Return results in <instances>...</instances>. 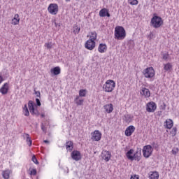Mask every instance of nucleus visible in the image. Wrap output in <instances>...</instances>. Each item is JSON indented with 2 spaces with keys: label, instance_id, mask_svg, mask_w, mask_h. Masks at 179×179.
Returning a JSON list of instances; mask_svg holds the SVG:
<instances>
[{
  "label": "nucleus",
  "instance_id": "nucleus-1",
  "mask_svg": "<svg viewBox=\"0 0 179 179\" xmlns=\"http://www.w3.org/2000/svg\"><path fill=\"white\" fill-rule=\"evenodd\" d=\"M126 157L129 160H131V162H134V160H136V162H141V159L142 158V150L138 148L134 154V149H130L127 152Z\"/></svg>",
  "mask_w": 179,
  "mask_h": 179
},
{
  "label": "nucleus",
  "instance_id": "nucleus-2",
  "mask_svg": "<svg viewBox=\"0 0 179 179\" xmlns=\"http://www.w3.org/2000/svg\"><path fill=\"white\" fill-rule=\"evenodd\" d=\"M150 26L154 27V29H159V27H162V26H163V19H162V17L155 13L153 17L151 18Z\"/></svg>",
  "mask_w": 179,
  "mask_h": 179
},
{
  "label": "nucleus",
  "instance_id": "nucleus-3",
  "mask_svg": "<svg viewBox=\"0 0 179 179\" xmlns=\"http://www.w3.org/2000/svg\"><path fill=\"white\" fill-rule=\"evenodd\" d=\"M127 36L125 29L124 27L118 26L115 29V40H124Z\"/></svg>",
  "mask_w": 179,
  "mask_h": 179
},
{
  "label": "nucleus",
  "instance_id": "nucleus-4",
  "mask_svg": "<svg viewBox=\"0 0 179 179\" xmlns=\"http://www.w3.org/2000/svg\"><path fill=\"white\" fill-rule=\"evenodd\" d=\"M115 88V82L113 80H108L103 85V89L107 93H111Z\"/></svg>",
  "mask_w": 179,
  "mask_h": 179
},
{
  "label": "nucleus",
  "instance_id": "nucleus-5",
  "mask_svg": "<svg viewBox=\"0 0 179 179\" xmlns=\"http://www.w3.org/2000/svg\"><path fill=\"white\" fill-rule=\"evenodd\" d=\"M28 107L30 113L32 115H35L36 117H38V115H40V113L38 112L37 108H36V106L34 105V102L33 101H29Z\"/></svg>",
  "mask_w": 179,
  "mask_h": 179
},
{
  "label": "nucleus",
  "instance_id": "nucleus-6",
  "mask_svg": "<svg viewBox=\"0 0 179 179\" xmlns=\"http://www.w3.org/2000/svg\"><path fill=\"white\" fill-rule=\"evenodd\" d=\"M143 75H144L145 78L147 79H152V78L155 77V69L153 67L146 68L143 71Z\"/></svg>",
  "mask_w": 179,
  "mask_h": 179
},
{
  "label": "nucleus",
  "instance_id": "nucleus-7",
  "mask_svg": "<svg viewBox=\"0 0 179 179\" xmlns=\"http://www.w3.org/2000/svg\"><path fill=\"white\" fill-rule=\"evenodd\" d=\"M152 153H153V148H152V145H148L143 147V156H144L145 159H149V157L152 156Z\"/></svg>",
  "mask_w": 179,
  "mask_h": 179
},
{
  "label": "nucleus",
  "instance_id": "nucleus-8",
  "mask_svg": "<svg viewBox=\"0 0 179 179\" xmlns=\"http://www.w3.org/2000/svg\"><path fill=\"white\" fill-rule=\"evenodd\" d=\"M48 10L50 15H57L59 10L58 4L50 3L48 8Z\"/></svg>",
  "mask_w": 179,
  "mask_h": 179
},
{
  "label": "nucleus",
  "instance_id": "nucleus-9",
  "mask_svg": "<svg viewBox=\"0 0 179 179\" xmlns=\"http://www.w3.org/2000/svg\"><path fill=\"white\" fill-rule=\"evenodd\" d=\"M92 135V141H94V142H99V141H101V132L99 130H95L94 132L91 134Z\"/></svg>",
  "mask_w": 179,
  "mask_h": 179
},
{
  "label": "nucleus",
  "instance_id": "nucleus-10",
  "mask_svg": "<svg viewBox=\"0 0 179 179\" xmlns=\"http://www.w3.org/2000/svg\"><path fill=\"white\" fill-rule=\"evenodd\" d=\"M156 108H157V106L156 103L153 101L149 102L146 105V111H148V113H155Z\"/></svg>",
  "mask_w": 179,
  "mask_h": 179
},
{
  "label": "nucleus",
  "instance_id": "nucleus-11",
  "mask_svg": "<svg viewBox=\"0 0 179 179\" xmlns=\"http://www.w3.org/2000/svg\"><path fill=\"white\" fill-rule=\"evenodd\" d=\"M71 159H73V160H75L76 162H79V160L82 159V155L80 154V151L78 150H73L71 152Z\"/></svg>",
  "mask_w": 179,
  "mask_h": 179
},
{
  "label": "nucleus",
  "instance_id": "nucleus-12",
  "mask_svg": "<svg viewBox=\"0 0 179 179\" xmlns=\"http://www.w3.org/2000/svg\"><path fill=\"white\" fill-rule=\"evenodd\" d=\"M85 48H87V50H90V51H92V50H94V47H96V42L89 39L85 43Z\"/></svg>",
  "mask_w": 179,
  "mask_h": 179
},
{
  "label": "nucleus",
  "instance_id": "nucleus-13",
  "mask_svg": "<svg viewBox=\"0 0 179 179\" xmlns=\"http://www.w3.org/2000/svg\"><path fill=\"white\" fill-rule=\"evenodd\" d=\"M140 94H141V96H143L145 99H149V97L150 96V90L145 87H142L140 91Z\"/></svg>",
  "mask_w": 179,
  "mask_h": 179
},
{
  "label": "nucleus",
  "instance_id": "nucleus-14",
  "mask_svg": "<svg viewBox=\"0 0 179 179\" xmlns=\"http://www.w3.org/2000/svg\"><path fill=\"white\" fill-rule=\"evenodd\" d=\"M100 17H110L111 15H110V10L106 8H103L99 11Z\"/></svg>",
  "mask_w": 179,
  "mask_h": 179
},
{
  "label": "nucleus",
  "instance_id": "nucleus-15",
  "mask_svg": "<svg viewBox=\"0 0 179 179\" xmlns=\"http://www.w3.org/2000/svg\"><path fill=\"white\" fill-rule=\"evenodd\" d=\"M134 132H135V126L130 125L126 129L124 134L126 136H131Z\"/></svg>",
  "mask_w": 179,
  "mask_h": 179
},
{
  "label": "nucleus",
  "instance_id": "nucleus-16",
  "mask_svg": "<svg viewBox=\"0 0 179 179\" xmlns=\"http://www.w3.org/2000/svg\"><path fill=\"white\" fill-rule=\"evenodd\" d=\"M8 92H9V83H6L1 87L0 93H1V94L3 95H5V94H8Z\"/></svg>",
  "mask_w": 179,
  "mask_h": 179
},
{
  "label": "nucleus",
  "instance_id": "nucleus-17",
  "mask_svg": "<svg viewBox=\"0 0 179 179\" xmlns=\"http://www.w3.org/2000/svg\"><path fill=\"white\" fill-rule=\"evenodd\" d=\"M102 155V158L105 162H110V159H111V152L110 151H103Z\"/></svg>",
  "mask_w": 179,
  "mask_h": 179
},
{
  "label": "nucleus",
  "instance_id": "nucleus-18",
  "mask_svg": "<svg viewBox=\"0 0 179 179\" xmlns=\"http://www.w3.org/2000/svg\"><path fill=\"white\" fill-rule=\"evenodd\" d=\"M103 108L108 114H111L113 113V110H114V106L113 103L106 104L103 106Z\"/></svg>",
  "mask_w": 179,
  "mask_h": 179
},
{
  "label": "nucleus",
  "instance_id": "nucleus-19",
  "mask_svg": "<svg viewBox=\"0 0 179 179\" xmlns=\"http://www.w3.org/2000/svg\"><path fill=\"white\" fill-rule=\"evenodd\" d=\"M164 124H165L164 127L165 128H166V129H171V128H173V125H174V122L171 119H167L165 121Z\"/></svg>",
  "mask_w": 179,
  "mask_h": 179
},
{
  "label": "nucleus",
  "instance_id": "nucleus-20",
  "mask_svg": "<svg viewBox=\"0 0 179 179\" xmlns=\"http://www.w3.org/2000/svg\"><path fill=\"white\" fill-rule=\"evenodd\" d=\"M159 172L157 171H150L148 173V178L149 179H159Z\"/></svg>",
  "mask_w": 179,
  "mask_h": 179
},
{
  "label": "nucleus",
  "instance_id": "nucleus-21",
  "mask_svg": "<svg viewBox=\"0 0 179 179\" xmlns=\"http://www.w3.org/2000/svg\"><path fill=\"white\" fill-rule=\"evenodd\" d=\"M98 51L99 52H101V54L106 52L107 51V45L100 43L98 47Z\"/></svg>",
  "mask_w": 179,
  "mask_h": 179
},
{
  "label": "nucleus",
  "instance_id": "nucleus-22",
  "mask_svg": "<svg viewBox=\"0 0 179 179\" xmlns=\"http://www.w3.org/2000/svg\"><path fill=\"white\" fill-rule=\"evenodd\" d=\"M23 138L24 139H25L27 145L29 146H31L32 143H33V141H31V138H30V135L29 134H24L23 135Z\"/></svg>",
  "mask_w": 179,
  "mask_h": 179
},
{
  "label": "nucleus",
  "instance_id": "nucleus-23",
  "mask_svg": "<svg viewBox=\"0 0 179 179\" xmlns=\"http://www.w3.org/2000/svg\"><path fill=\"white\" fill-rule=\"evenodd\" d=\"M51 73L55 76L57 75H59L61 73V68L59 66H56L50 69Z\"/></svg>",
  "mask_w": 179,
  "mask_h": 179
},
{
  "label": "nucleus",
  "instance_id": "nucleus-24",
  "mask_svg": "<svg viewBox=\"0 0 179 179\" xmlns=\"http://www.w3.org/2000/svg\"><path fill=\"white\" fill-rule=\"evenodd\" d=\"M66 149L67 152H72L73 150V142L69 141L66 143Z\"/></svg>",
  "mask_w": 179,
  "mask_h": 179
},
{
  "label": "nucleus",
  "instance_id": "nucleus-25",
  "mask_svg": "<svg viewBox=\"0 0 179 179\" xmlns=\"http://www.w3.org/2000/svg\"><path fill=\"white\" fill-rule=\"evenodd\" d=\"M19 22H20V18L19 17V14H15L14 15L13 19L12 20V24H14V26H16V24H19Z\"/></svg>",
  "mask_w": 179,
  "mask_h": 179
},
{
  "label": "nucleus",
  "instance_id": "nucleus-26",
  "mask_svg": "<svg viewBox=\"0 0 179 179\" xmlns=\"http://www.w3.org/2000/svg\"><path fill=\"white\" fill-rule=\"evenodd\" d=\"M123 120L124 121H125V122L129 124V122H131L132 121V116L131 115V114L127 113L124 115Z\"/></svg>",
  "mask_w": 179,
  "mask_h": 179
},
{
  "label": "nucleus",
  "instance_id": "nucleus-27",
  "mask_svg": "<svg viewBox=\"0 0 179 179\" xmlns=\"http://www.w3.org/2000/svg\"><path fill=\"white\" fill-rule=\"evenodd\" d=\"M10 176V171L6 170L2 171V176L4 179H9V177Z\"/></svg>",
  "mask_w": 179,
  "mask_h": 179
},
{
  "label": "nucleus",
  "instance_id": "nucleus-28",
  "mask_svg": "<svg viewBox=\"0 0 179 179\" xmlns=\"http://www.w3.org/2000/svg\"><path fill=\"white\" fill-rule=\"evenodd\" d=\"M90 40H92V41L97 40V33L96 32V31L91 32V35L90 36Z\"/></svg>",
  "mask_w": 179,
  "mask_h": 179
},
{
  "label": "nucleus",
  "instance_id": "nucleus-29",
  "mask_svg": "<svg viewBox=\"0 0 179 179\" xmlns=\"http://www.w3.org/2000/svg\"><path fill=\"white\" fill-rule=\"evenodd\" d=\"M23 113H24V115H25V117H29V115H30V113L29 112V108H27V104H25L24 106Z\"/></svg>",
  "mask_w": 179,
  "mask_h": 179
},
{
  "label": "nucleus",
  "instance_id": "nucleus-30",
  "mask_svg": "<svg viewBox=\"0 0 179 179\" xmlns=\"http://www.w3.org/2000/svg\"><path fill=\"white\" fill-rule=\"evenodd\" d=\"M75 103L77 106H83V102L85 101L83 99H79V96H77L75 100Z\"/></svg>",
  "mask_w": 179,
  "mask_h": 179
},
{
  "label": "nucleus",
  "instance_id": "nucleus-31",
  "mask_svg": "<svg viewBox=\"0 0 179 179\" xmlns=\"http://www.w3.org/2000/svg\"><path fill=\"white\" fill-rule=\"evenodd\" d=\"M164 65V71H170L173 68V66L171 65V63H167Z\"/></svg>",
  "mask_w": 179,
  "mask_h": 179
},
{
  "label": "nucleus",
  "instance_id": "nucleus-32",
  "mask_svg": "<svg viewBox=\"0 0 179 179\" xmlns=\"http://www.w3.org/2000/svg\"><path fill=\"white\" fill-rule=\"evenodd\" d=\"M80 97H85L86 96V90H80L79 91Z\"/></svg>",
  "mask_w": 179,
  "mask_h": 179
},
{
  "label": "nucleus",
  "instance_id": "nucleus-33",
  "mask_svg": "<svg viewBox=\"0 0 179 179\" xmlns=\"http://www.w3.org/2000/svg\"><path fill=\"white\" fill-rule=\"evenodd\" d=\"M171 135L176 136L177 135V127H173L171 131Z\"/></svg>",
  "mask_w": 179,
  "mask_h": 179
},
{
  "label": "nucleus",
  "instance_id": "nucleus-34",
  "mask_svg": "<svg viewBox=\"0 0 179 179\" xmlns=\"http://www.w3.org/2000/svg\"><path fill=\"white\" fill-rule=\"evenodd\" d=\"M128 1L130 5H138V3H139V1H138V0H128Z\"/></svg>",
  "mask_w": 179,
  "mask_h": 179
},
{
  "label": "nucleus",
  "instance_id": "nucleus-35",
  "mask_svg": "<svg viewBox=\"0 0 179 179\" xmlns=\"http://www.w3.org/2000/svg\"><path fill=\"white\" fill-rule=\"evenodd\" d=\"M35 107H40L41 106V102L40 101V99H36V104L34 103Z\"/></svg>",
  "mask_w": 179,
  "mask_h": 179
},
{
  "label": "nucleus",
  "instance_id": "nucleus-36",
  "mask_svg": "<svg viewBox=\"0 0 179 179\" xmlns=\"http://www.w3.org/2000/svg\"><path fill=\"white\" fill-rule=\"evenodd\" d=\"M80 31V28L78 27V26H76L73 29V33L75 34H79V32Z\"/></svg>",
  "mask_w": 179,
  "mask_h": 179
},
{
  "label": "nucleus",
  "instance_id": "nucleus-37",
  "mask_svg": "<svg viewBox=\"0 0 179 179\" xmlns=\"http://www.w3.org/2000/svg\"><path fill=\"white\" fill-rule=\"evenodd\" d=\"M34 94H36V97H38L39 99L41 98V93L40 91H36V90H34Z\"/></svg>",
  "mask_w": 179,
  "mask_h": 179
},
{
  "label": "nucleus",
  "instance_id": "nucleus-38",
  "mask_svg": "<svg viewBox=\"0 0 179 179\" xmlns=\"http://www.w3.org/2000/svg\"><path fill=\"white\" fill-rule=\"evenodd\" d=\"M45 47H46L48 50L52 48V43H48L45 44Z\"/></svg>",
  "mask_w": 179,
  "mask_h": 179
},
{
  "label": "nucleus",
  "instance_id": "nucleus-39",
  "mask_svg": "<svg viewBox=\"0 0 179 179\" xmlns=\"http://www.w3.org/2000/svg\"><path fill=\"white\" fill-rule=\"evenodd\" d=\"M32 162L35 164H38V161L37 160V158L36 157L35 155H34L32 157Z\"/></svg>",
  "mask_w": 179,
  "mask_h": 179
},
{
  "label": "nucleus",
  "instance_id": "nucleus-40",
  "mask_svg": "<svg viewBox=\"0 0 179 179\" xmlns=\"http://www.w3.org/2000/svg\"><path fill=\"white\" fill-rule=\"evenodd\" d=\"M36 174H37V171L36 170V169H31V171H30V175L36 176Z\"/></svg>",
  "mask_w": 179,
  "mask_h": 179
},
{
  "label": "nucleus",
  "instance_id": "nucleus-41",
  "mask_svg": "<svg viewBox=\"0 0 179 179\" xmlns=\"http://www.w3.org/2000/svg\"><path fill=\"white\" fill-rule=\"evenodd\" d=\"M153 36H155V35L153 34V32L150 31V34L148 36V40H152V38H153Z\"/></svg>",
  "mask_w": 179,
  "mask_h": 179
},
{
  "label": "nucleus",
  "instance_id": "nucleus-42",
  "mask_svg": "<svg viewBox=\"0 0 179 179\" xmlns=\"http://www.w3.org/2000/svg\"><path fill=\"white\" fill-rule=\"evenodd\" d=\"M41 129L43 132H47V128H45V125H44L43 123L41 124Z\"/></svg>",
  "mask_w": 179,
  "mask_h": 179
},
{
  "label": "nucleus",
  "instance_id": "nucleus-43",
  "mask_svg": "<svg viewBox=\"0 0 179 179\" xmlns=\"http://www.w3.org/2000/svg\"><path fill=\"white\" fill-rule=\"evenodd\" d=\"M178 153V148H176V150H172V154L176 155Z\"/></svg>",
  "mask_w": 179,
  "mask_h": 179
},
{
  "label": "nucleus",
  "instance_id": "nucleus-44",
  "mask_svg": "<svg viewBox=\"0 0 179 179\" xmlns=\"http://www.w3.org/2000/svg\"><path fill=\"white\" fill-rule=\"evenodd\" d=\"M169 58V54L163 55V59H167Z\"/></svg>",
  "mask_w": 179,
  "mask_h": 179
},
{
  "label": "nucleus",
  "instance_id": "nucleus-45",
  "mask_svg": "<svg viewBox=\"0 0 179 179\" xmlns=\"http://www.w3.org/2000/svg\"><path fill=\"white\" fill-rule=\"evenodd\" d=\"M55 27H61V24H58L56 22H55Z\"/></svg>",
  "mask_w": 179,
  "mask_h": 179
},
{
  "label": "nucleus",
  "instance_id": "nucleus-46",
  "mask_svg": "<svg viewBox=\"0 0 179 179\" xmlns=\"http://www.w3.org/2000/svg\"><path fill=\"white\" fill-rule=\"evenodd\" d=\"M131 179H139V176L135 175V176H134V178L131 177Z\"/></svg>",
  "mask_w": 179,
  "mask_h": 179
},
{
  "label": "nucleus",
  "instance_id": "nucleus-47",
  "mask_svg": "<svg viewBox=\"0 0 179 179\" xmlns=\"http://www.w3.org/2000/svg\"><path fill=\"white\" fill-rule=\"evenodd\" d=\"M3 82V78H2V76H0V85Z\"/></svg>",
  "mask_w": 179,
  "mask_h": 179
},
{
  "label": "nucleus",
  "instance_id": "nucleus-48",
  "mask_svg": "<svg viewBox=\"0 0 179 179\" xmlns=\"http://www.w3.org/2000/svg\"><path fill=\"white\" fill-rule=\"evenodd\" d=\"M44 143H47V145H50V141L48 140H44Z\"/></svg>",
  "mask_w": 179,
  "mask_h": 179
},
{
  "label": "nucleus",
  "instance_id": "nucleus-49",
  "mask_svg": "<svg viewBox=\"0 0 179 179\" xmlns=\"http://www.w3.org/2000/svg\"><path fill=\"white\" fill-rule=\"evenodd\" d=\"M162 110H166V104L164 103V107L162 108Z\"/></svg>",
  "mask_w": 179,
  "mask_h": 179
},
{
  "label": "nucleus",
  "instance_id": "nucleus-50",
  "mask_svg": "<svg viewBox=\"0 0 179 179\" xmlns=\"http://www.w3.org/2000/svg\"><path fill=\"white\" fill-rule=\"evenodd\" d=\"M41 117H42V118H44V117H45V115L44 113H42Z\"/></svg>",
  "mask_w": 179,
  "mask_h": 179
},
{
  "label": "nucleus",
  "instance_id": "nucleus-51",
  "mask_svg": "<svg viewBox=\"0 0 179 179\" xmlns=\"http://www.w3.org/2000/svg\"><path fill=\"white\" fill-rule=\"evenodd\" d=\"M66 2H71V0H65Z\"/></svg>",
  "mask_w": 179,
  "mask_h": 179
},
{
  "label": "nucleus",
  "instance_id": "nucleus-52",
  "mask_svg": "<svg viewBox=\"0 0 179 179\" xmlns=\"http://www.w3.org/2000/svg\"><path fill=\"white\" fill-rule=\"evenodd\" d=\"M76 1H80V0H76Z\"/></svg>",
  "mask_w": 179,
  "mask_h": 179
}]
</instances>
